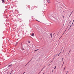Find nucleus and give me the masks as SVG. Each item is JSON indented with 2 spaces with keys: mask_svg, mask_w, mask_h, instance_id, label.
Wrapping results in <instances>:
<instances>
[{
  "mask_svg": "<svg viewBox=\"0 0 74 74\" xmlns=\"http://www.w3.org/2000/svg\"><path fill=\"white\" fill-rule=\"evenodd\" d=\"M63 61V60H62V62Z\"/></svg>",
  "mask_w": 74,
  "mask_h": 74,
  "instance_id": "16",
  "label": "nucleus"
},
{
  "mask_svg": "<svg viewBox=\"0 0 74 74\" xmlns=\"http://www.w3.org/2000/svg\"><path fill=\"white\" fill-rule=\"evenodd\" d=\"M56 66H55L54 68V70H55V69H56Z\"/></svg>",
  "mask_w": 74,
  "mask_h": 74,
  "instance_id": "7",
  "label": "nucleus"
},
{
  "mask_svg": "<svg viewBox=\"0 0 74 74\" xmlns=\"http://www.w3.org/2000/svg\"><path fill=\"white\" fill-rule=\"evenodd\" d=\"M11 66H12V65H9V66H8V67H11Z\"/></svg>",
  "mask_w": 74,
  "mask_h": 74,
  "instance_id": "3",
  "label": "nucleus"
},
{
  "mask_svg": "<svg viewBox=\"0 0 74 74\" xmlns=\"http://www.w3.org/2000/svg\"><path fill=\"white\" fill-rule=\"evenodd\" d=\"M28 43H30V41H28Z\"/></svg>",
  "mask_w": 74,
  "mask_h": 74,
  "instance_id": "5",
  "label": "nucleus"
},
{
  "mask_svg": "<svg viewBox=\"0 0 74 74\" xmlns=\"http://www.w3.org/2000/svg\"><path fill=\"white\" fill-rule=\"evenodd\" d=\"M18 44V42H17L16 43V44Z\"/></svg>",
  "mask_w": 74,
  "mask_h": 74,
  "instance_id": "11",
  "label": "nucleus"
},
{
  "mask_svg": "<svg viewBox=\"0 0 74 74\" xmlns=\"http://www.w3.org/2000/svg\"><path fill=\"white\" fill-rule=\"evenodd\" d=\"M65 68H66V66L65 67L64 69H64H65Z\"/></svg>",
  "mask_w": 74,
  "mask_h": 74,
  "instance_id": "9",
  "label": "nucleus"
},
{
  "mask_svg": "<svg viewBox=\"0 0 74 74\" xmlns=\"http://www.w3.org/2000/svg\"><path fill=\"white\" fill-rule=\"evenodd\" d=\"M59 54L58 55V56H59Z\"/></svg>",
  "mask_w": 74,
  "mask_h": 74,
  "instance_id": "18",
  "label": "nucleus"
},
{
  "mask_svg": "<svg viewBox=\"0 0 74 74\" xmlns=\"http://www.w3.org/2000/svg\"><path fill=\"white\" fill-rule=\"evenodd\" d=\"M68 73V71L67 72L66 74H67V73Z\"/></svg>",
  "mask_w": 74,
  "mask_h": 74,
  "instance_id": "13",
  "label": "nucleus"
},
{
  "mask_svg": "<svg viewBox=\"0 0 74 74\" xmlns=\"http://www.w3.org/2000/svg\"><path fill=\"white\" fill-rule=\"evenodd\" d=\"M47 1L49 3H51V1H50V0H47Z\"/></svg>",
  "mask_w": 74,
  "mask_h": 74,
  "instance_id": "1",
  "label": "nucleus"
},
{
  "mask_svg": "<svg viewBox=\"0 0 74 74\" xmlns=\"http://www.w3.org/2000/svg\"><path fill=\"white\" fill-rule=\"evenodd\" d=\"M64 64V63H63V64Z\"/></svg>",
  "mask_w": 74,
  "mask_h": 74,
  "instance_id": "15",
  "label": "nucleus"
},
{
  "mask_svg": "<svg viewBox=\"0 0 74 74\" xmlns=\"http://www.w3.org/2000/svg\"><path fill=\"white\" fill-rule=\"evenodd\" d=\"M37 50H38V49H37V50H35V51H37Z\"/></svg>",
  "mask_w": 74,
  "mask_h": 74,
  "instance_id": "10",
  "label": "nucleus"
},
{
  "mask_svg": "<svg viewBox=\"0 0 74 74\" xmlns=\"http://www.w3.org/2000/svg\"><path fill=\"white\" fill-rule=\"evenodd\" d=\"M36 20L37 21H38V22H40V21H38L37 20Z\"/></svg>",
  "mask_w": 74,
  "mask_h": 74,
  "instance_id": "12",
  "label": "nucleus"
},
{
  "mask_svg": "<svg viewBox=\"0 0 74 74\" xmlns=\"http://www.w3.org/2000/svg\"><path fill=\"white\" fill-rule=\"evenodd\" d=\"M50 36H51V38H52V34H50Z\"/></svg>",
  "mask_w": 74,
  "mask_h": 74,
  "instance_id": "6",
  "label": "nucleus"
},
{
  "mask_svg": "<svg viewBox=\"0 0 74 74\" xmlns=\"http://www.w3.org/2000/svg\"><path fill=\"white\" fill-rule=\"evenodd\" d=\"M44 74V73L43 74Z\"/></svg>",
  "mask_w": 74,
  "mask_h": 74,
  "instance_id": "17",
  "label": "nucleus"
},
{
  "mask_svg": "<svg viewBox=\"0 0 74 74\" xmlns=\"http://www.w3.org/2000/svg\"><path fill=\"white\" fill-rule=\"evenodd\" d=\"M34 35V33H33L32 34V35H31V36H33Z\"/></svg>",
  "mask_w": 74,
  "mask_h": 74,
  "instance_id": "2",
  "label": "nucleus"
},
{
  "mask_svg": "<svg viewBox=\"0 0 74 74\" xmlns=\"http://www.w3.org/2000/svg\"><path fill=\"white\" fill-rule=\"evenodd\" d=\"M71 14H72V12L71 13Z\"/></svg>",
  "mask_w": 74,
  "mask_h": 74,
  "instance_id": "14",
  "label": "nucleus"
},
{
  "mask_svg": "<svg viewBox=\"0 0 74 74\" xmlns=\"http://www.w3.org/2000/svg\"><path fill=\"white\" fill-rule=\"evenodd\" d=\"M63 16V18H64V16Z\"/></svg>",
  "mask_w": 74,
  "mask_h": 74,
  "instance_id": "8",
  "label": "nucleus"
},
{
  "mask_svg": "<svg viewBox=\"0 0 74 74\" xmlns=\"http://www.w3.org/2000/svg\"><path fill=\"white\" fill-rule=\"evenodd\" d=\"M2 3H4V0H2Z\"/></svg>",
  "mask_w": 74,
  "mask_h": 74,
  "instance_id": "4",
  "label": "nucleus"
}]
</instances>
